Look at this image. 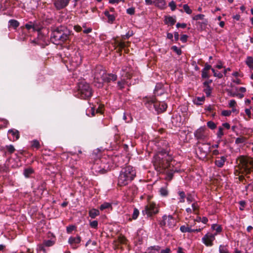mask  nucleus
Wrapping results in <instances>:
<instances>
[{
  "mask_svg": "<svg viewBox=\"0 0 253 253\" xmlns=\"http://www.w3.org/2000/svg\"><path fill=\"white\" fill-rule=\"evenodd\" d=\"M172 160V156L166 150H162L154 156L153 163L155 169L161 172L163 169H166L170 166Z\"/></svg>",
  "mask_w": 253,
  "mask_h": 253,
  "instance_id": "obj_1",
  "label": "nucleus"
},
{
  "mask_svg": "<svg viewBox=\"0 0 253 253\" xmlns=\"http://www.w3.org/2000/svg\"><path fill=\"white\" fill-rule=\"evenodd\" d=\"M70 31L64 26H60L53 29L50 36L51 42L59 44L67 41L70 36Z\"/></svg>",
  "mask_w": 253,
  "mask_h": 253,
  "instance_id": "obj_2",
  "label": "nucleus"
},
{
  "mask_svg": "<svg viewBox=\"0 0 253 253\" xmlns=\"http://www.w3.org/2000/svg\"><path fill=\"white\" fill-rule=\"evenodd\" d=\"M136 172L133 168L128 166L122 169L118 179V184L124 186L129 183L135 177Z\"/></svg>",
  "mask_w": 253,
  "mask_h": 253,
  "instance_id": "obj_3",
  "label": "nucleus"
},
{
  "mask_svg": "<svg viewBox=\"0 0 253 253\" xmlns=\"http://www.w3.org/2000/svg\"><path fill=\"white\" fill-rule=\"evenodd\" d=\"M92 91L89 84L85 82H81L78 84L76 95L81 98L87 99L92 96Z\"/></svg>",
  "mask_w": 253,
  "mask_h": 253,
  "instance_id": "obj_4",
  "label": "nucleus"
},
{
  "mask_svg": "<svg viewBox=\"0 0 253 253\" xmlns=\"http://www.w3.org/2000/svg\"><path fill=\"white\" fill-rule=\"evenodd\" d=\"M146 105L150 109H151L153 106L158 112H164L167 108V105L163 99L158 100V99H156L154 98L148 100Z\"/></svg>",
  "mask_w": 253,
  "mask_h": 253,
  "instance_id": "obj_5",
  "label": "nucleus"
},
{
  "mask_svg": "<svg viewBox=\"0 0 253 253\" xmlns=\"http://www.w3.org/2000/svg\"><path fill=\"white\" fill-rule=\"evenodd\" d=\"M105 74L103 66L97 65L93 70L94 85L99 88L102 86V80Z\"/></svg>",
  "mask_w": 253,
  "mask_h": 253,
  "instance_id": "obj_6",
  "label": "nucleus"
},
{
  "mask_svg": "<svg viewBox=\"0 0 253 253\" xmlns=\"http://www.w3.org/2000/svg\"><path fill=\"white\" fill-rule=\"evenodd\" d=\"M158 211V206L155 203L150 202L145 207L144 210L142 211V213L143 215L146 214L148 216H150L157 213Z\"/></svg>",
  "mask_w": 253,
  "mask_h": 253,
  "instance_id": "obj_7",
  "label": "nucleus"
},
{
  "mask_svg": "<svg viewBox=\"0 0 253 253\" xmlns=\"http://www.w3.org/2000/svg\"><path fill=\"white\" fill-rule=\"evenodd\" d=\"M216 235L217 234L208 232L202 238V242L206 246L211 247L213 245V242Z\"/></svg>",
  "mask_w": 253,
  "mask_h": 253,
  "instance_id": "obj_8",
  "label": "nucleus"
},
{
  "mask_svg": "<svg viewBox=\"0 0 253 253\" xmlns=\"http://www.w3.org/2000/svg\"><path fill=\"white\" fill-rule=\"evenodd\" d=\"M211 146L209 143H202L199 146V154L200 158H205L211 150Z\"/></svg>",
  "mask_w": 253,
  "mask_h": 253,
  "instance_id": "obj_9",
  "label": "nucleus"
},
{
  "mask_svg": "<svg viewBox=\"0 0 253 253\" xmlns=\"http://www.w3.org/2000/svg\"><path fill=\"white\" fill-rule=\"evenodd\" d=\"M132 70L130 66H123L121 71L120 75L121 78L130 79L132 77Z\"/></svg>",
  "mask_w": 253,
  "mask_h": 253,
  "instance_id": "obj_10",
  "label": "nucleus"
},
{
  "mask_svg": "<svg viewBox=\"0 0 253 253\" xmlns=\"http://www.w3.org/2000/svg\"><path fill=\"white\" fill-rule=\"evenodd\" d=\"M81 62L82 58L80 53H76L74 56L72 57L70 60V63L72 67L71 69H74L77 68L81 64Z\"/></svg>",
  "mask_w": 253,
  "mask_h": 253,
  "instance_id": "obj_11",
  "label": "nucleus"
},
{
  "mask_svg": "<svg viewBox=\"0 0 253 253\" xmlns=\"http://www.w3.org/2000/svg\"><path fill=\"white\" fill-rule=\"evenodd\" d=\"M163 223L165 225L168 226L169 228L173 227L176 223L175 220L174 218L170 215L168 216L165 215L163 216Z\"/></svg>",
  "mask_w": 253,
  "mask_h": 253,
  "instance_id": "obj_12",
  "label": "nucleus"
},
{
  "mask_svg": "<svg viewBox=\"0 0 253 253\" xmlns=\"http://www.w3.org/2000/svg\"><path fill=\"white\" fill-rule=\"evenodd\" d=\"M81 241V238L79 236L76 237L71 236L68 239V243L74 249L78 248L79 245Z\"/></svg>",
  "mask_w": 253,
  "mask_h": 253,
  "instance_id": "obj_13",
  "label": "nucleus"
},
{
  "mask_svg": "<svg viewBox=\"0 0 253 253\" xmlns=\"http://www.w3.org/2000/svg\"><path fill=\"white\" fill-rule=\"evenodd\" d=\"M240 162L245 170L249 172L251 170V167L253 166V162L251 160L244 157L241 158Z\"/></svg>",
  "mask_w": 253,
  "mask_h": 253,
  "instance_id": "obj_14",
  "label": "nucleus"
},
{
  "mask_svg": "<svg viewBox=\"0 0 253 253\" xmlns=\"http://www.w3.org/2000/svg\"><path fill=\"white\" fill-rule=\"evenodd\" d=\"M70 0H54V4L57 9H61L65 7Z\"/></svg>",
  "mask_w": 253,
  "mask_h": 253,
  "instance_id": "obj_15",
  "label": "nucleus"
},
{
  "mask_svg": "<svg viewBox=\"0 0 253 253\" xmlns=\"http://www.w3.org/2000/svg\"><path fill=\"white\" fill-rule=\"evenodd\" d=\"M126 85L129 86L130 85V83L127 81V79L121 78V80L117 82V87L118 89L122 90L125 88Z\"/></svg>",
  "mask_w": 253,
  "mask_h": 253,
  "instance_id": "obj_16",
  "label": "nucleus"
},
{
  "mask_svg": "<svg viewBox=\"0 0 253 253\" xmlns=\"http://www.w3.org/2000/svg\"><path fill=\"white\" fill-rule=\"evenodd\" d=\"M117 79V75L114 74H106L104 76V78L102 80V84L103 82L109 83L111 81H115Z\"/></svg>",
  "mask_w": 253,
  "mask_h": 253,
  "instance_id": "obj_17",
  "label": "nucleus"
},
{
  "mask_svg": "<svg viewBox=\"0 0 253 253\" xmlns=\"http://www.w3.org/2000/svg\"><path fill=\"white\" fill-rule=\"evenodd\" d=\"M211 69V66L206 64L204 68L202 70L201 77L203 79H208L210 77V70Z\"/></svg>",
  "mask_w": 253,
  "mask_h": 253,
  "instance_id": "obj_18",
  "label": "nucleus"
},
{
  "mask_svg": "<svg viewBox=\"0 0 253 253\" xmlns=\"http://www.w3.org/2000/svg\"><path fill=\"white\" fill-rule=\"evenodd\" d=\"M180 230L182 233H191V232H199L201 231L202 229L201 228H198V229H192L190 227L188 226H185L182 225L180 227Z\"/></svg>",
  "mask_w": 253,
  "mask_h": 253,
  "instance_id": "obj_19",
  "label": "nucleus"
},
{
  "mask_svg": "<svg viewBox=\"0 0 253 253\" xmlns=\"http://www.w3.org/2000/svg\"><path fill=\"white\" fill-rule=\"evenodd\" d=\"M9 137L13 141L17 140L19 137V131L16 129H10L8 131Z\"/></svg>",
  "mask_w": 253,
  "mask_h": 253,
  "instance_id": "obj_20",
  "label": "nucleus"
},
{
  "mask_svg": "<svg viewBox=\"0 0 253 253\" xmlns=\"http://www.w3.org/2000/svg\"><path fill=\"white\" fill-rule=\"evenodd\" d=\"M195 137L199 140L204 139L205 137L204 134V128L200 127L194 132Z\"/></svg>",
  "mask_w": 253,
  "mask_h": 253,
  "instance_id": "obj_21",
  "label": "nucleus"
},
{
  "mask_svg": "<svg viewBox=\"0 0 253 253\" xmlns=\"http://www.w3.org/2000/svg\"><path fill=\"white\" fill-rule=\"evenodd\" d=\"M161 85L160 84H157L156 85L154 93L156 96L164 95H165V98L167 99L168 98V96L167 94L164 93L163 89H161Z\"/></svg>",
  "mask_w": 253,
  "mask_h": 253,
  "instance_id": "obj_22",
  "label": "nucleus"
},
{
  "mask_svg": "<svg viewBox=\"0 0 253 253\" xmlns=\"http://www.w3.org/2000/svg\"><path fill=\"white\" fill-rule=\"evenodd\" d=\"M226 160V157L225 156H221L217 157V160L215 161V165L218 168H222Z\"/></svg>",
  "mask_w": 253,
  "mask_h": 253,
  "instance_id": "obj_23",
  "label": "nucleus"
},
{
  "mask_svg": "<svg viewBox=\"0 0 253 253\" xmlns=\"http://www.w3.org/2000/svg\"><path fill=\"white\" fill-rule=\"evenodd\" d=\"M92 169L96 174H103L106 172V170L104 169H101L98 164H94L92 167Z\"/></svg>",
  "mask_w": 253,
  "mask_h": 253,
  "instance_id": "obj_24",
  "label": "nucleus"
},
{
  "mask_svg": "<svg viewBox=\"0 0 253 253\" xmlns=\"http://www.w3.org/2000/svg\"><path fill=\"white\" fill-rule=\"evenodd\" d=\"M153 4L160 9H164L166 6V1L165 0H154Z\"/></svg>",
  "mask_w": 253,
  "mask_h": 253,
  "instance_id": "obj_25",
  "label": "nucleus"
},
{
  "mask_svg": "<svg viewBox=\"0 0 253 253\" xmlns=\"http://www.w3.org/2000/svg\"><path fill=\"white\" fill-rule=\"evenodd\" d=\"M104 15L108 18V22L113 23L116 19L114 14H111L108 10H105L104 12Z\"/></svg>",
  "mask_w": 253,
  "mask_h": 253,
  "instance_id": "obj_26",
  "label": "nucleus"
},
{
  "mask_svg": "<svg viewBox=\"0 0 253 253\" xmlns=\"http://www.w3.org/2000/svg\"><path fill=\"white\" fill-rule=\"evenodd\" d=\"M160 248L159 246H151L148 248L147 253H159Z\"/></svg>",
  "mask_w": 253,
  "mask_h": 253,
  "instance_id": "obj_27",
  "label": "nucleus"
},
{
  "mask_svg": "<svg viewBox=\"0 0 253 253\" xmlns=\"http://www.w3.org/2000/svg\"><path fill=\"white\" fill-rule=\"evenodd\" d=\"M166 24H169L170 25H173L176 22L175 17L172 16H166L165 19Z\"/></svg>",
  "mask_w": 253,
  "mask_h": 253,
  "instance_id": "obj_28",
  "label": "nucleus"
},
{
  "mask_svg": "<svg viewBox=\"0 0 253 253\" xmlns=\"http://www.w3.org/2000/svg\"><path fill=\"white\" fill-rule=\"evenodd\" d=\"M99 213V211L95 209H92L89 211V215L91 218H95Z\"/></svg>",
  "mask_w": 253,
  "mask_h": 253,
  "instance_id": "obj_29",
  "label": "nucleus"
},
{
  "mask_svg": "<svg viewBox=\"0 0 253 253\" xmlns=\"http://www.w3.org/2000/svg\"><path fill=\"white\" fill-rule=\"evenodd\" d=\"M246 63L251 70H253V58L252 57H247Z\"/></svg>",
  "mask_w": 253,
  "mask_h": 253,
  "instance_id": "obj_30",
  "label": "nucleus"
},
{
  "mask_svg": "<svg viewBox=\"0 0 253 253\" xmlns=\"http://www.w3.org/2000/svg\"><path fill=\"white\" fill-rule=\"evenodd\" d=\"M112 205L110 203L105 202L102 205H101L100 207V210L101 211H103L105 209H111L112 210Z\"/></svg>",
  "mask_w": 253,
  "mask_h": 253,
  "instance_id": "obj_31",
  "label": "nucleus"
},
{
  "mask_svg": "<svg viewBox=\"0 0 253 253\" xmlns=\"http://www.w3.org/2000/svg\"><path fill=\"white\" fill-rule=\"evenodd\" d=\"M25 27L28 30H30L31 29H33V30L34 31L38 30V29L37 28V27L31 22L26 24Z\"/></svg>",
  "mask_w": 253,
  "mask_h": 253,
  "instance_id": "obj_32",
  "label": "nucleus"
},
{
  "mask_svg": "<svg viewBox=\"0 0 253 253\" xmlns=\"http://www.w3.org/2000/svg\"><path fill=\"white\" fill-rule=\"evenodd\" d=\"M9 24L10 26L13 27L15 29L17 28L19 25V22L14 19L10 20L9 21Z\"/></svg>",
  "mask_w": 253,
  "mask_h": 253,
  "instance_id": "obj_33",
  "label": "nucleus"
},
{
  "mask_svg": "<svg viewBox=\"0 0 253 253\" xmlns=\"http://www.w3.org/2000/svg\"><path fill=\"white\" fill-rule=\"evenodd\" d=\"M219 252L220 253H230L226 246L220 245L219 247Z\"/></svg>",
  "mask_w": 253,
  "mask_h": 253,
  "instance_id": "obj_34",
  "label": "nucleus"
},
{
  "mask_svg": "<svg viewBox=\"0 0 253 253\" xmlns=\"http://www.w3.org/2000/svg\"><path fill=\"white\" fill-rule=\"evenodd\" d=\"M211 229L215 230L216 231V233L214 234H218L221 232L222 231V228L220 226L217 225L216 224H213L211 226Z\"/></svg>",
  "mask_w": 253,
  "mask_h": 253,
  "instance_id": "obj_35",
  "label": "nucleus"
},
{
  "mask_svg": "<svg viewBox=\"0 0 253 253\" xmlns=\"http://www.w3.org/2000/svg\"><path fill=\"white\" fill-rule=\"evenodd\" d=\"M160 195L162 196H167L168 195V191L166 187H161L159 190Z\"/></svg>",
  "mask_w": 253,
  "mask_h": 253,
  "instance_id": "obj_36",
  "label": "nucleus"
},
{
  "mask_svg": "<svg viewBox=\"0 0 253 253\" xmlns=\"http://www.w3.org/2000/svg\"><path fill=\"white\" fill-rule=\"evenodd\" d=\"M183 8L184 11L188 14H191L192 12V10L187 4H185L183 5Z\"/></svg>",
  "mask_w": 253,
  "mask_h": 253,
  "instance_id": "obj_37",
  "label": "nucleus"
},
{
  "mask_svg": "<svg viewBox=\"0 0 253 253\" xmlns=\"http://www.w3.org/2000/svg\"><path fill=\"white\" fill-rule=\"evenodd\" d=\"M205 15L202 14H197L193 17L192 19L193 20L198 21L199 20H204L205 18Z\"/></svg>",
  "mask_w": 253,
  "mask_h": 253,
  "instance_id": "obj_38",
  "label": "nucleus"
},
{
  "mask_svg": "<svg viewBox=\"0 0 253 253\" xmlns=\"http://www.w3.org/2000/svg\"><path fill=\"white\" fill-rule=\"evenodd\" d=\"M32 147L36 149H39L40 147V144L38 140H34L31 142Z\"/></svg>",
  "mask_w": 253,
  "mask_h": 253,
  "instance_id": "obj_39",
  "label": "nucleus"
},
{
  "mask_svg": "<svg viewBox=\"0 0 253 253\" xmlns=\"http://www.w3.org/2000/svg\"><path fill=\"white\" fill-rule=\"evenodd\" d=\"M199 208V205L197 202H194L192 204V210H193V212L196 213V211L198 210Z\"/></svg>",
  "mask_w": 253,
  "mask_h": 253,
  "instance_id": "obj_40",
  "label": "nucleus"
},
{
  "mask_svg": "<svg viewBox=\"0 0 253 253\" xmlns=\"http://www.w3.org/2000/svg\"><path fill=\"white\" fill-rule=\"evenodd\" d=\"M205 88L204 89V91L206 94L207 96H210L211 93L212 88L210 86H204Z\"/></svg>",
  "mask_w": 253,
  "mask_h": 253,
  "instance_id": "obj_41",
  "label": "nucleus"
},
{
  "mask_svg": "<svg viewBox=\"0 0 253 253\" xmlns=\"http://www.w3.org/2000/svg\"><path fill=\"white\" fill-rule=\"evenodd\" d=\"M223 129L222 127H219L218 128V130L217 132V137L219 139H221L222 136L224 135V133H223Z\"/></svg>",
  "mask_w": 253,
  "mask_h": 253,
  "instance_id": "obj_42",
  "label": "nucleus"
},
{
  "mask_svg": "<svg viewBox=\"0 0 253 253\" xmlns=\"http://www.w3.org/2000/svg\"><path fill=\"white\" fill-rule=\"evenodd\" d=\"M211 70L213 73V76L214 77H217L219 79L222 78L223 77V74L220 72H216L215 70L211 68Z\"/></svg>",
  "mask_w": 253,
  "mask_h": 253,
  "instance_id": "obj_43",
  "label": "nucleus"
},
{
  "mask_svg": "<svg viewBox=\"0 0 253 253\" xmlns=\"http://www.w3.org/2000/svg\"><path fill=\"white\" fill-rule=\"evenodd\" d=\"M171 49L178 55L181 54L182 51L180 48L177 47L176 46L174 45L171 47Z\"/></svg>",
  "mask_w": 253,
  "mask_h": 253,
  "instance_id": "obj_44",
  "label": "nucleus"
},
{
  "mask_svg": "<svg viewBox=\"0 0 253 253\" xmlns=\"http://www.w3.org/2000/svg\"><path fill=\"white\" fill-rule=\"evenodd\" d=\"M33 169H26L24 170V174L25 177H28L29 176L33 173Z\"/></svg>",
  "mask_w": 253,
  "mask_h": 253,
  "instance_id": "obj_45",
  "label": "nucleus"
},
{
  "mask_svg": "<svg viewBox=\"0 0 253 253\" xmlns=\"http://www.w3.org/2000/svg\"><path fill=\"white\" fill-rule=\"evenodd\" d=\"M207 126L211 129H214L216 127V124L214 122H213L212 121L208 122L207 123Z\"/></svg>",
  "mask_w": 253,
  "mask_h": 253,
  "instance_id": "obj_46",
  "label": "nucleus"
},
{
  "mask_svg": "<svg viewBox=\"0 0 253 253\" xmlns=\"http://www.w3.org/2000/svg\"><path fill=\"white\" fill-rule=\"evenodd\" d=\"M5 147H6V150L8 151V152L10 154H12L15 151V148H14V146L12 145H6L5 146Z\"/></svg>",
  "mask_w": 253,
  "mask_h": 253,
  "instance_id": "obj_47",
  "label": "nucleus"
},
{
  "mask_svg": "<svg viewBox=\"0 0 253 253\" xmlns=\"http://www.w3.org/2000/svg\"><path fill=\"white\" fill-rule=\"evenodd\" d=\"M139 214V211L137 209L135 208L133 210V212L132 215V219H136L138 217Z\"/></svg>",
  "mask_w": 253,
  "mask_h": 253,
  "instance_id": "obj_48",
  "label": "nucleus"
},
{
  "mask_svg": "<svg viewBox=\"0 0 253 253\" xmlns=\"http://www.w3.org/2000/svg\"><path fill=\"white\" fill-rule=\"evenodd\" d=\"M90 226L93 228L96 229L98 226V221L97 220H93L90 222Z\"/></svg>",
  "mask_w": 253,
  "mask_h": 253,
  "instance_id": "obj_49",
  "label": "nucleus"
},
{
  "mask_svg": "<svg viewBox=\"0 0 253 253\" xmlns=\"http://www.w3.org/2000/svg\"><path fill=\"white\" fill-rule=\"evenodd\" d=\"M76 228L75 226L74 225H70L69 226L67 227L66 230L68 233H71L73 230H74Z\"/></svg>",
  "mask_w": 253,
  "mask_h": 253,
  "instance_id": "obj_50",
  "label": "nucleus"
},
{
  "mask_svg": "<svg viewBox=\"0 0 253 253\" xmlns=\"http://www.w3.org/2000/svg\"><path fill=\"white\" fill-rule=\"evenodd\" d=\"M169 5L172 11H174L176 8V4L174 1H171L169 3Z\"/></svg>",
  "mask_w": 253,
  "mask_h": 253,
  "instance_id": "obj_51",
  "label": "nucleus"
},
{
  "mask_svg": "<svg viewBox=\"0 0 253 253\" xmlns=\"http://www.w3.org/2000/svg\"><path fill=\"white\" fill-rule=\"evenodd\" d=\"M239 203L240 206L239 208L240 210L243 211L246 206V202L245 201H241Z\"/></svg>",
  "mask_w": 253,
  "mask_h": 253,
  "instance_id": "obj_52",
  "label": "nucleus"
},
{
  "mask_svg": "<svg viewBox=\"0 0 253 253\" xmlns=\"http://www.w3.org/2000/svg\"><path fill=\"white\" fill-rule=\"evenodd\" d=\"M187 201L189 204L190 203L194 201V199L193 197V196L191 194L187 195V196L186 197Z\"/></svg>",
  "mask_w": 253,
  "mask_h": 253,
  "instance_id": "obj_53",
  "label": "nucleus"
},
{
  "mask_svg": "<svg viewBox=\"0 0 253 253\" xmlns=\"http://www.w3.org/2000/svg\"><path fill=\"white\" fill-rule=\"evenodd\" d=\"M43 244H44V246H45L46 247H50L53 245V242L52 241L48 240L47 241H45L44 242Z\"/></svg>",
  "mask_w": 253,
  "mask_h": 253,
  "instance_id": "obj_54",
  "label": "nucleus"
},
{
  "mask_svg": "<svg viewBox=\"0 0 253 253\" xmlns=\"http://www.w3.org/2000/svg\"><path fill=\"white\" fill-rule=\"evenodd\" d=\"M196 100H197V102H196V103L197 104H201V102H203L205 100V97H204V96L198 97L196 98Z\"/></svg>",
  "mask_w": 253,
  "mask_h": 253,
  "instance_id": "obj_55",
  "label": "nucleus"
},
{
  "mask_svg": "<svg viewBox=\"0 0 253 253\" xmlns=\"http://www.w3.org/2000/svg\"><path fill=\"white\" fill-rule=\"evenodd\" d=\"M135 10L133 7L128 8L126 9V13L130 15H132L134 13Z\"/></svg>",
  "mask_w": 253,
  "mask_h": 253,
  "instance_id": "obj_56",
  "label": "nucleus"
},
{
  "mask_svg": "<svg viewBox=\"0 0 253 253\" xmlns=\"http://www.w3.org/2000/svg\"><path fill=\"white\" fill-rule=\"evenodd\" d=\"M236 105V102L235 100H230L229 102V106L230 107H234Z\"/></svg>",
  "mask_w": 253,
  "mask_h": 253,
  "instance_id": "obj_57",
  "label": "nucleus"
},
{
  "mask_svg": "<svg viewBox=\"0 0 253 253\" xmlns=\"http://www.w3.org/2000/svg\"><path fill=\"white\" fill-rule=\"evenodd\" d=\"M221 114L224 116H229L231 115V111L230 110H223Z\"/></svg>",
  "mask_w": 253,
  "mask_h": 253,
  "instance_id": "obj_58",
  "label": "nucleus"
},
{
  "mask_svg": "<svg viewBox=\"0 0 253 253\" xmlns=\"http://www.w3.org/2000/svg\"><path fill=\"white\" fill-rule=\"evenodd\" d=\"M188 36L186 35H182L180 37V41L182 42H186L187 40Z\"/></svg>",
  "mask_w": 253,
  "mask_h": 253,
  "instance_id": "obj_59",
  "label": "nucleus"
},
{
  "mask_svg": "<svg viewBox=\"0 0 253 253\" xmlns=\"http://www.w3.org/2000/svg\"><path fill=\"white\" fill-rule=\"evenodd\" d=\"M176 26L177 28H185L186 27V24L185 23H177L176 24Z\"/></svg>",
  "mask_w": 253,
  "mask_h": 253,
  "instance_id": "obj_60",
  "label": "nucleus"
},
{
  "mask_svg": "<svg viewBox=\"0 0 253 253\" xmlns=\"http://www.w3.org/2000/svg\"><path fill=\"white\" fill-rule=\"evenodd\" d=\"M208 22V20L206 19H204L202 22H201V23L199 22V24L201 25V27L204 26V27H205L207 25Z\"/></svg>",
  "mask_w": 253,
  "mask_h": 253,
  "instance_id": "obj_61",
  "label": "nucleus"
},
{
  "mask_svg": "<svg viewBox=\"0 0 253 253\" xmlns=\"http://www.w3.org/2000/svg\"><path fill=\"white\" fill-rule=\"evenodd\" d=\"M212 83L211 80H209L208 81H206L203 83V85L204 86H210V84Z\"/></svg>",
  "mask_w": 253,
  "mask_h": 253,
  "instance_id": "obj_62",
  "label": "nucleus"
},
{
  "mask_svg": "<svg viewBox=\"0 0 253 253\" xmlns=\"http://www.w3.org/2000/svg\"><path fill=\"white\" fill-rule=\"evenodd\" d=\"M178 194L180 196V198H185V194L183 191H179L178 192Z\"/></svg>",
  "mask_w": 253,
  "mask_h": 253,
  "instance_id": "obj_63",
  "label": "nucleus"
},
{
  "mask_svg": "<svg viewBox=\"0 0 253 253\" xmlns=\"http://www.w3.org/2000/svg\"><path fill=\"white\" fill-rule=\"evenodd\" d=\"M170 250L169 248H167L165 250H163L161 251V253H170Z\"/></svg>",
  "mask_w": 253,
  "mask_h": 253,
  "instance_id": "obj_64",
  "label": "nucleus"
}]
</instances>
